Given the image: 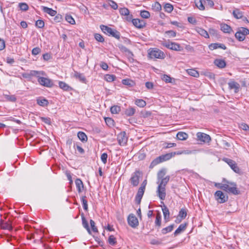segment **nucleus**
Instances as JSON below:
<instances>
[{
  "instance_id": "nucleus-37",
  "label": "nucleus",
  "mask_w": 249,
  "mask_h": 249,
  "mask_svg": "<svg viewBox=\"0 0 249 249\" xmlns=\"http://www.w3.org/2000/svg\"><path fill=\"white\" fill-rule=\"evenodd\" d=\"M174 226V224H172L165 228L162 229L161 230L162 233L163 234H165L173 230Z\"/></svg>"
},
{
  "instance_id": "nucleus-9",
  "label": "nucleus",
  "mask_w": 249,
  "mask_h": 249,
  "mask_svg": "<svg viewBox=\"0 0 249 249\" xmlns=\"http://www.w3.org/2000/svg\"><path fill=\"white\" fill-rule=\"evenodd\" d=\"M223 160L226 162L235 173H239L240 169L234 161L228 158H224Z\"/></svg>"
},
{
  "instance_id": "nucleus-64",
  "label": "nucleus",
  "mask_w": 249,
  "mask_h": 249,
  "mask_svg": "<svg viewBox=\"0 0 249 249\" xmlns=\"http://www.w3.org/2000/svg\"><path fill=\"white\" fill-rule=\"evenodd\" d=\"M105 122L108 125L111 126L113 125L114 121L110 118H107L105 119Z\"/></svg>"
},
{
  "instance_id": "nucleus-59",
  "label": "nucleus",
  "mask_w": 249,
  "mask_h": 249,
  "mask_svg": "<svg viewBox=\"0 0 249 249\" xmlns=\"http://www.w3.org/2000/svg\"><path fill=\"white\" fill-rule=\"evenodd\" d=\"M107 154L106 153H104L101 155V159L102 162L105 164L107 162Z\"/></svg>"
},
{
  "instance_id": "nucleus-19",
  "label": "nucleus",
  "mask_w": 249,
  "mask_h": 249,
  "mask_svg": "<svg viewBox=\"0 0 249 249\" xmlns=\"http://www.w3.org/2000/svg\"><path fill=\"white\" fill-rule=\"evenodd\" d=\"M209 47L211 50L216 49L217 48H221L223 50L226 49V46L224 44L221 43H212L209 45Z\"/></svg>"
},
{
  "instance_id": "nucleus-8",
  "label": "nucleus",
  "mask_w": 249,
  "mask_h": 249,
  "mask_svg": "<svg viewBox=\"0 0 249 249\" xmlns=\"http://www.w3.org/2000/svg\"><path fill=\"white\" fill-rule=\"evenodd\" d=\"M162 45L168 49L175 50V51H180V46L176 43L174 42H164L161 43Z\"/></svg>"
},
{
  "instance_id": "nucleus-35",
  "label": "nucleus",
  "mask_w": 249,
  "mask_h": 249,
  "mask_svg": "<svg viewBox=\"0 0 249 249\" xmlns=\"http://www.w3.org/2000/svg\"><path fill=\"white\" fill-rule=\"evenodd\" d=\"M1 228L5 230H11L12 227L10 223L7 222L2 221L0 223Z\"/></svg>"
},
{
  "instance_id": "nucleus-28",
  "label": "nucleus",
  "mask_w": 249,
  "mask_h": 249,
  "mask_svg": "<svg viewBox=\"0 0 249 249\" xmlns=\"http://www.w3.org/2000/svg\"><path fill=\"white\" fill-rule=\"evenodd\" d=\"M214 64L219 68H224L226 66V62L222 59H216L214 62Z\"/></svg>"
},
{
  "instance_id": "nucleus-55",
  "label": "nucleus",
  "mask_w": 249,
  "mask_h": 249,
  "mask_svg": "<svg viewBox=\"0 0 249 249\" xmlns=\"http://www.w3.org/2000/svg\"><path fill=\"white\" fill-rule=\"evenodd\" d=\"M122 83L124 85H127L132 87L133 85V82L129 79H124L122 81Z\"/></svg>"
},
{
  "instance_id": "nucleus-42",
  "label": "nucleus",
  "mask_w": 249,
  "mask_h": 249,
  "mask_svg": "<svg viewBox=\"0 0 249 249\" xmlns=\"http://www.w3.org/2000/svg\"><path fill=\"white\" fill-rule=\"evenodd\" d=\"M187 71L188 74L192 76L197 77L199 76L198 72L195 70L189 69Z\"/></svg>"
},
{
  "instance_id": "nucleus-20",
  "label": "nucleus",
  "mask_w": 249,
  "mask_h": 249,
  "mask_svg": "<svg viewBox=\"0 0 249 249\" xmlns=\"http://www.w3.org/2000/svg\"><path fill=\"white\" fill-rule=\"evenodd\" d=\"M42 9L44 12L48 14L52 17L55 16L57 13V12L55 10L46 6H42Z\"/></svg>"
},
{
  "instance_id": "nucleus-15",
  "label": "nucleus",
  "mask_w": 249,
  "mask_h": 249,
  "mask_svg": "<svg viewBox=\"0 0 249 249\" xmlns=\"http://www.w3.org/2000/svg\"><path fill=\"white\" fill-rule=\"evenodd\" d=\"M157 195L161 200H164L166 196L165 187L161 185H158L157 188Z\"/></svg>"
},
{
  "instance_id": "nucleus-5",
  "label": "nucleus",
  "mask_w": 249,
  "mask_h": 249,
  "mask_svg": "<svg viewBox=\"0 0 249 249\" xmlns=\"http://www.w3.org/2000/svg\"><path fill=\"white\" fill-rule=\"evenodd\" d=\"M148 54L152 59H163L165 56L162 51L157 48L149 50Z\"/></svg>"
},
{
  "instance_id": "nucleus-41",
  "label": "nucleus",
  "mask_w": 249,
  "mask_h": 249,
  "mask_svg": "<svg viewBox=\"0 0 249 249\" xmlns=\"http://www.w3.org/2000/svg\"><path fill=\"white\" fill-rule=\"evenodd\" d=\"M115 78V76L112 74H106L105 76V80L109 82L113 81Z\"/></svg>"
},
{
  "instance_id": "nucleus-48",
  "label": "nucleus",
  "mask_w": 249,
  "mask_h": 249,
  "mask_svg": "<svg viewBox=\"0 0 249 249\" xmlns=\"http://www.w3.org/2000/svg\"><path fill=\"white\" fill-rule=\"evenodd\" d=\"M141 16L144 18H148L150 16V13L147 11H142L140 13Z\"/></svg>"
},
{
  "instance_id": "nucleus-25",
  "label": "nucleus",
  "mask_w": 249,
  "mask_h": 249,
  "mask_svg": "<svg viewBox=\"0 0 249 249\" xmlns=\"http://www.w3.org/2000/svg\"><path fill=\"white\" fill-rule=\"evenodd\" d=\"M188 137V135L183 132H178L177 134V138L179 140L184 141Z\"/></svg>"
},
{
  "instance_id": "nucleus-34",
  "label": "nucleus",
  "mask_w": 249,
  "mask_h": 249,
  "mask_svg": "<svg viewBox=\"0 0 249 249\" xmlns=\"http://www.w3.org/2000/svg\"><path fill=\"white\" fill-rule=\"evenodd\" d=\"M83 226L87 230L89 233L91 234V231L89 226V224L84 216L82 217Z\"/></svg>"
},
{
  "instance_id": "nucleus-10",
  "label": "nucleus",
  "mask_w": 249,
  "mask_h": 249,
  "mask_svg": "<svg viewBox=\"0 0 249 249\" xmlns=\"http://www.w3.org/2000/svg\"><path fill=\"white\" fill-rule=\"evenodd\" d=\"M215 197L218 202L223 203L228 200V196L221 191H217L215 193Z\"/></svg>"
},
{
  "instance_id": "nucleus-24",
  "label": "nucleus",
  "mask_w": 249,
  "mask_h": 249,
  "mask_svg": "<svg viewBox=\"0 0 249 249\" xmlns=\"http://www.w3.org/2000/svg\"><path fill=\"white\" fill-rule=\"evenodd\" d=\"M169 179L170 177L169 176H167L165 178L159 180V181L157 183L159 184V185H161L162 186L165 187L166 184H167L169 180Z\"/></svg>"
},
{
  "instance_id": "nucleus-14",
  "label": "nucleus",
  "mask_w": 249,
  "mask_h": 249,
  "mask_svg": "<svg viewBox=\"0 0 249 249\" xmlns=\"http://www.w3.org/2000/svg\"><path fill=\"white\" fill-rule=\"evenodd\" d=\"M121 15L124 16V18L128 21H130L132 19V15L129 13V10L126 8H122L119 10Z\"/></svg>"
},
{
  "instance_id": "nucleus-56",
  "label": "nucleus",
  "mask_w": 249,
  "mask_h": 249,
  "mask_svg": "<svg viewBox=\"0 0 249 249\" xmlns=\"http://www.w3.org/2000/svg\"><path fill=\"white\" fill-rule=\"evenodd\" d=\"M36 26L39 28H42L44 26V22L42 20L38 19L36 22Z\"/></svg>"
},
{
  "instance_id": "nucleus-13",
  "label": "nucleus",
  "mask_w": 249,
  "mask_h": 249,
  "mask_svg": "<svg viewBox=\"0 0 249 249\" xmlns=\"http://www.w3.org/2000/svg\"><path fill=\"white\" fill-rule=\"evenodd\" d=\"M196 137L198 140L203 142H209L211 140V138L209 135L202 132L197 133Z\"/></svg>"
},
{
  "instance_id": "nucleus-26",
  "label": "nucleus",
  "mask_w": 249,
  "mask_h": 249,
  "mask_svg": "<svg viewBox=\"0 0 249 249\" xmlns=\"http://www.w3.org/2000/svg\"><path fill=\"white\" fill-rule=\"evenodd\" d=\"M186 227V224H180L178 228L175 231L174 234L175 236H177V235L180 234L182 231H184Z\"/></svg>"
},
{
  "instance_id": "nucleus-18",
  "label": "nucleus",
  "mask_w": 249,
  "mask_h": 249,
  "mask_svg": "<svg viewBox=\"0 0 249 249\" xmlns=\"http://www.w3.org/2000/svg\"><path fill=\"white\" fill-rule=\"evenodd\" d=\"M145 189L139 188L138 191L137 192V194L135 197V201L137 203L140 204L141 201V199L142 197V196L143 195Z\"/></svg>"
},
{
  "instance_id": "nucleus-39",
  "label": "nucleus",
  "mask_w": 249,
  "mask_h": 249,
  "mask_svg": "<svg viewBox=\"0 0 249 249\" xmlns=\"http://www.w3.org/2000/svg\"><path fill=\"white\" fill-rule=\"evenodd\" d=\"M121 111V108L119 106H114L110 108V111L113 114H117Z\"/></svg>"
},
{
  "instance_id": "nucleus-31",
  "label": "nucleus",
  "mask_w": 249,
  "mask_h": 249,
  "mask_svg": "<svg viewBox=\"0 0 249 249\" xmlns=\"http://www.w3.org/2000/svg\"><path fill=\"white\" fill-rule=\"evenodd\" d=\"M77 136L79 140L83 142H86L88 140V137L86 134L83 132L79 131L77 133Z\"/></svg>"
},
{
  "instance_id": "nucleus-11",
  "label": "nucleus",
  "mask_w": 249,
  "mask_h": 249,
  "mask_svg": "<svg viewBox=\"0 0 249 249\" xmlns=\"http://www.w3.org/2000/svg\"><path fill=\"white\" fill-rule=\"evenodd\" d=\"M117 140L120 145H124L127 142V137L125 132H121L117 136Z\"/></svg>"
},
{
  "instance_id": "nucleus-47",
  "label": "nucleus",
  "mask_w": 249,
  "mask_h": 249,
  "mask_svg": "<svg viewBox=\"0 0 249 249\" xmlns=\"http://www.w3.org/2000/svg\"><path fill=\"white\" fill-rule=\"evenodd\" d=\"M166 174V170L165 169H162L160 170L158 173V179L159 180L164 178V176Z\"/></svg>"
},
{
  "instance_id": "nucleus-23",
  "label": "nucleus",
  "mask_w": 249,
  "mask_h": 249,
  "mask_svg": "<svg viewBox=\"0 0 249 249\" xmlns=\"http://www.w3.org/2000/svg\"><path fill=\"white\" fill-rule=\"evenodd\" d=\"M78 192L81 193L83 189L84 185L82 180L79 178H77L75 181Z\"/></svg>"
},
{
  "instance_id": "nucleus-58",
  "label": "nucleus",
  "mask_w": 249,
  "mask_h": 249,
  "mask_svg": "<svg viewBox=\"0 0 249 249\" xmlns=\"http://www.w3.org/2000/svg\"><path fill=\"white\" fill-rule=\"evenodd\" d=\"M162 79L166 83L172 82V78L167 75H163Z\"/></svg>"
},
{
  "instance_id": "nucleus-7",
  "label": "nucleus",
  "mask_w": 249,
  "mask_h": 249,
  "mask_svg": "<svg viewBox=\"0 0 249 249\" xmlns=\"http://www.w3.org/2000/svg\"><path fill=\"white\" fill-rule=\"evenodd\" d=\"M140 176L141 172L139 171H136L132 174L130 180L133 186H137L139 184Z\"/></svg>"
},
{
  "instance_id": "nucleus-50",
  "label": "nucleus",
  "mask_w": 249,
  "mask_h": 249,
  "mask_svg": "<svg viewBox=\"0 0 249 249\" xmlns=\"http://www.w3.org/2000/svg\"><path fill=\"white\" fill-rule=\"evenodd\" d=\"M165 34H166L168 37H175L176 36V32L173 30L167 31L165 32Z\"/></svg>"
},
{
  "instance_id": "nucleus-57",
  "label": "nucleus",
  "mask_w": 249,
  "mask_h": 249,
  "mask_svg": "<svg viewBox=\"0 0 249 249\" xmlns=\"http://www.w3.org/2000/svg\"><path fill=\"white\" fill-rule=\"evenodd\" d=\"M90 226H91L92 231L94 232H97L98 230H97V228L95 226V223L94 221L93 220L91 219L90 220Z\"/></svg>"
},
{
  "instance_id": "nucleus-12",
  "label": "nucleus",
  "mask_w": 249,
  "mask_h": 249,
  "mask_svg": "<svg viewBox=\"0 0 249 249\" xmlns=\"http://www.w3.org/2000/svg\"><path fill=\"white\" fill-rule=\"evenodd\" d=\"M127 221L129 225L132 228H136L139 225L138 219L133 214H130L129 215L127 218Z\"/></svg>"
},
{
  "instance_id": "nucleus-16",
  "label": "nucleus",
  "mask_w": 249,
  "mask_h": 249,
  "mask_svg": "<svg viewBox=\"0 0 249 249\" xmlns=\"http://www.w3.org/2000/svg\"><path fill=\"white\" fill-rule=\"evenodd\" d=\"M133 24L138 28H142L145 26V22L143 20H141L140 19H132L131 20Z\"/></svg>"
},
{
  "instance_id": "nucleus-52",
  "label": "nucleus",
  "mask_w": 249,
  "mask_h": 249,
  "mask_svg": "<svg viewBox=\"0 0 249 249\" xmlns=\"http://www.w3.org/2000/svg\"><path fill=\"white\" fill-rule=\"evenodd\" d=\"M66 20L71 24H74L75 23V20L71 15H66L65 17Z\"/></svg>"
},
{
  "instance_id": "nucleus-30",
  "label": "nucleus",
  "mask_w": 249,
  "mask_h": 249,
  "mask_svg": "<svg viewBox=\"0 0 249 249\" xmlns=\"http://www.w3.org/2000/svg\"><path fill=\"white\" fill-rule=\"evenodd\" d=\"M232 14L234 17L236 19H240L243 16V13L241 12L238 9H235L234 10H233L232 12Z\"/></svg>"
},
{
  "instance_id": "nucleus-17",
  "label": "nucleus",
  "mask_w": 249,
  "mask_h": 249,
  "mask_svg": "<svg viewBox=\"0 0 249 249\" xmlns=\"http://www.w3.org/2000/svg\"><path fill=\"white\" fill-rule=\"evenodd\" d=\"M220 26L221 30L225 33L230 34L232 32L231 27L226 23H221Z\"/></svg>"
},
{
  "instance_id": "nucleus-53",
  "label": "nucleus",
  "mask_w": 249,
  "mask_h": 249,
  "mask_svg": "<svg viewBox=\"0 0 249 249\" xmlns=\"http://www.w3.org/2000/svg\"><path fill=\"white\" fill-rule=\"evenodd\" d=\"M204 4L210 8H212L214 6V2L212 0H204Z\"/></svg>"
},
{
  "instance_id": "nucleus-2",
  "label": "nucleus",
  "mask_w": 249,
  "mask_h": 249,
  "mask_svg": "<svg viewBox=\"0 0 249 249\" xmlns=\"http://www.w3.org/2000/svg\"><path fill=\"white\" fill-rule=\"evenodd\" d=\"M100 28L105 34L108 36H111L118 39L120 37V33L115 29H113L104 25H101Z\"/></svg>"
},
{
  "instance_id": "nucleus-36",
  "label": "nucleus",
  "mask_w": 249,
  "mask_h": 249,
  "mask_svg": "<svg viewBox=\"0 0 249 249\" xmlns=\"http://www.w3.org/2000/svg\"><path fill=\"white\" fill-rule=\"evenodd\" d=\"M135 112V109L132 107H129L126 109L124 113L127 116H131L134 114Z\"/></svg>"
},
{
  "instance_id": "nucleus-54",
  "label": "nucleus",
  "mask_w": 249,
  "mask_h": 249,
  "mask_svg": "<svg viewBox=\"0 0 249 249\" xmlns=\"http://www.w3.org/2000/svg\"><path fill=\"white\" fill-rule=\"evenodd\" d=\"M19 7L21 10L24 11H27L29 8L28 5L26 3H20Z\"/></svg>"
},
{
  "instance_id": "nucleus-61",
  "label": "nucleus",
  "mask_w": 249,
  "mask_h": 249,
  "mask_svg": "<svg viewBox=\"0 0 249 249\" xmlns=\"http://www.w3.org/2000/svg\"><path fill=\"white\" fill-rule=\"evenodd\" d=\"M41 52V50L39 47H36L32 50V53L33 55H37Z\"/></svg>"
},
{
  "instance_id": "nucleus-1",
  "label": "nucleus",
  "mask_w": 249,
  "mask_h": 249,
  "mask_svg": "<svg viewBox=\"0 0 249 249\" xmlns=\"http://www.w3.org/2000/svg\"><path fill=\"white\" fill-rule=\"evenodd\" d=\"M224 183L222 184L220 188L233 195H238L239 191L237 190L236 184L233 182H231L226 180H224Z\"/></svg>"
},
{
  "instance_id": "nucleus-44",
  "label": "nucleus",
  "mask_w": 249,
  "mask_h": 249,
  "mask_svg": "<svg viewBox=\"0 0 249 249\" xmlns=\"http://www.w3.org/2000/svg\"><path fill=\"white\" fill-rule=\"evenodd\" d=\"M164 8L167 12L171 13L173 10V6L170 3H166L165 4Z\"/></svg>"
},
{
  "instance_id": "nucleus-43",
  "label": "nucleus",
  "mask_w": 249,
  "mask_h": 249,
  "mask_svg": "<svg viewBox=\"0 0 249 249\" xmlns=\"http://www.w3.org/2000/svg\"><path fill=\"white\" fill-rule=\"evenodd\" d=\"M81 201L82 202L83 207L85 210H87L88 208V202L86 200V196H83L81 197Z\"/></svg>"
},
{
  "instance_id": "nucleus-6",
  "label": "nucleus",
  "mask_w": 249,
  "mask_h": 249,
  "mask_svg": "<svg viewBox=\"0 0 249 249\" xmlns=\"http://www.w3.org/2000/svg\"><path fill=\"white\" fill-rule=\"evenodd\" d=\"M37 81L41 86L51 88L53 86V81L48 78L38 77Z\"/></svg>"
},
{
  "instance_id": "nucleus-60",
  "label": "nucleus",
  "mask_w": 249,
  "mask_h": 249,
  "mask_svg": "<svg viewBox=\"0 0 249 249\" xmlns=\"http://www.w3.org/2000/svg\"><path fill=\"white\" fill-rule=\"evenodd\" d=\"M155 225L159 227L161 226V217L160 215H157L156 216Z\"/></svg>"
},
{
  "instance_id": "nucleus-38",
  "label": "nucleus",
  "mask_w": 249,
  "mask_h": 249,
  "mask_svg": "<svg viewBox=\"0 0 249 249\" xmlns=\"http://www.w3.org/2000/svg\"><path fill=\"white\" fill-rule=\"evenodd\" d=\"M59 86L61 89L66 91L69 90L71 89V88L66 83L62 81H60L59 82Z\"/></svg>"
},
{
  "instance_id": "nucleus-45",
  "label": "nucleus",
  "mask_w": 249,
  "mask_h": 249,
  "mask_svg": "<svg viewBox=\"0 0 249 249\" xmlns=\"http://www.w3.org/2000/svg\"><path fill=\"white\" fill-rule=\"evenodd\" d=\"M3 95L5 97V99L8 101L14 102H15L17 100V98L15 95H9L5 94H4Z\"/></svg>"
},
{
  "instance_id": "nucleus-51",
  "label": "nucleus",
  "mask_w": 249,
  "mask_h": 249,
  "mask_svg": "<svg viewBox=\"0 0 249 249\" xmlns=\"http://www.w3.org/2000/svg\"><path fill=\"white\" fill-rule=\"evenodd\" d=\"M108 243L111 245H114L116 243V239L113 235H110L108 238Z\"/></svg>"
},
{
  "instance_id": "nucleus-29",
  "label": "nucleus",
  "mask_w": 249,
  "mask_h": 249,
  "mask_svg": "<svg viewBox=\"0 0 249 249\" xmlns=\"http://www.w3.org/2000/svg\"><path fill=\"white\" fill-rule=\"evenodd\" d=\"M196 31L200 35L204 36L205 38H208L209 37L208 33L204 29L201 28H198L196 29Z\"/></svg>"
},
{
  "instance_id": "nucleus-4",
  "label": "nucleus",
  "mask_w": 249,
  "mask_h": 249,
  "mask_svg": "<svg viewBox=\"0 0 249 249\" xmlns=\"http://www.w3.org/2000/svg\"><path fill=\"white\" fill-rule=\"evenodd\" d=\"M172 157H173L172 152L160 156L152 161L150 167H153L160 162L170 160Z\"/></svg>"
},
{
  "instance_id": "nucleus-49",
  "label": "nucleus",
  "mask_w": 249,
  "mask_h": 249,
  "mask_svg": "<svg viewBox=\"0 0 249 249\" xmlns=\"http://www.w3.org/2000/svg\"><path fill=\"white\" fill-rule=\"evenodd\" d=\"M94 38L95 39L100 42H103L104 41V38L103 36L99 34H94Z\"/></svg>"
},
{
  "instance_id": "nucleus-33",
  "label": "nucleus",
  "mask_w": 249,
  "mask_h": 249,
  "mask_svg": "<svg viewBox=\"0 0 249 249\" xmlns=\"http://www.w3.org/2000/svg\"><path fill=\"white\" fill-rule=\"evenodd\" d=\"M195 4L196 6L200 10H204L205 6L204 4V0H195Z\"/></svg>"
},
{
  "instance_id": "nucleus-21",
  "label": "nucleus",
  "mask_w": 249,
  "mask_h": 249,
  "mask_svg": "<svg viewBox=\"0 0 249 249\" xmlns=\"http://www.w3.org/2000/svg\"><path fill=\"white\" fill-rule=\"evenodd\" d=\"M228 85L231 89H234V92L235 93H237L239 91V89L240 88V85L238 83L235 82L234 81H232V82H229L228 83Z\"/></svg>"
},
{
  "instance_id": "nucleus-32",
  "label": "nucleus",
  "mask_w": 249,
  "mask_h": 249,
  "mask_svg": "<svg viewBox=\"0 0 249 249\" xmlns=\"http://www.w3.org/2000/svg\"><path fill=\"white\" fill-rule=\"evenodd\" d=\"M37 103L40 106L45 107L48 105L49 102L45 98H39L37 99Z\"/></svg>"
},
{
  "instance_id": "nucleus-62",
  "label": "nucleus",
  "mask_w": 249,
  "mask_h": 249,
  "mask_svg": "<svg viewBox=\"0 0 249 249\" xmlns=\"http://www.w3.org/2000/svg\"><path fill=\"white\" fill-rule=\"evenodd\" d=\"M240 127L242 129L246 131L249 130V126L245 123H242L240 125Z\"/></svg>"
},
{
  "instance_id": "nucleus-40",
  "label": "nucleus",
  "mask_w": 249,
  "mask_h": 249,
  "mask_svg": "<svg viewBox=\"0 0 249 249\" xmlns=\"http://www.w3.org/2000/svg\"><path fill=\"white\" fill-rule=\"evenodd\" d=\"M135 104L141 107H143L146 106V102L142 99H137L135 101Z\"/></svg>"
},
{
  "instance_id": "nucleus-3",
  "label": "nucleus",
  "mask_w": 249,
  "mask_h": 249,
  "mask_svg": "<svg viewBox=\"0 0 249 249\" xmlns=\"http://www.w3.org/2000/svg\"><path fill=\"white\" fill-rule=\"evenodd\" d=\"M249 34V30L248 28L241 27L237 28L235 37L238 41H243L245 40L246 36Z\"/></svg>"
},
{
  "instance_id": "nucleus-27",
  "label": "nucleus",
  "mask_w": 249,
  "mask_h": 249,
  "mask_svg": "<svg viewBox=\"0 0 249 249\" xmlns=\"http://www.w3.org/2000/svg\"><path fill=\"white\" fill-rule=\"evenodd\" d=\"M74 77L75 78L79 79L81 82L83 83H85L86 81V79L84 75L83 74L78 72L77 71L74 72Z\"/></svg>"
},
{
  "instance_id": "nucleus-46",
  "label": "nucleus",
  "mask_w": 249,
  "mask_h": 249,
  "mask_svg": "<svg viewBox=\"0 0 249 249\" xmlns=\"http://www.w3.org/2000/svg\"><path fill=\"white\" fill-rule=\"evenodd\" d=\"M187 215V212L185 209H182L179 211L178 217H180L181 219H184Z\"/></svg>"
},
{
  "instance_id": "nucleus-22",
  "label": "nucleus",
  "mask_w": 249,
  "mask_h": 249,
  "mask_svg": "<svg viewBox=\"0 0 249 249\" xmlns=\"http://www.w3.org/2000/svg\"><path fill=\"white\" fill-rule=\"evenodd\" d=\"M162 211L163 212L164 219L166 221H168L169 220L170 213L168 208L166 206H164L162 208Z\"/></svg>"
},
{
  "instance_id": "nucleus-63",
  "label": "nucleus",
  "mask_w": 249,
  "mask_h": 249,
  "mask_svg": "<svg viewBox=\"0 0 249 249\" xmlns=\"http://www.w3.org/2000/svg\"><path fill=\"white\" fill-rule=\"evenodd\" d=\"M109 5L111 7V8L114 10H116L118 8L117 4L113 0H110Z\"/></svg>"
}]
</instances>
